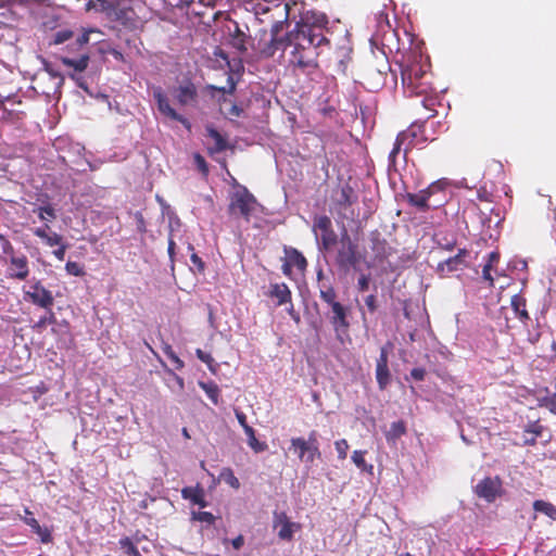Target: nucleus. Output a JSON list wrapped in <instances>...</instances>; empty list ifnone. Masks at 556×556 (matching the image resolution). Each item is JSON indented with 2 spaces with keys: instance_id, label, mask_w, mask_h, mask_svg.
<instances>
[{
  "instance_id": "nucleus-12",
  "label": "nucleus",
  "mask_w": 556,
  "mask_h": 556,
  "mask_svg": "<svg viewBox=\"0 0 556 556\" xmlns=\"http://www.w3.org/2000/svg\"><path fill=\"white\" fill-rule=\"evenodd\" d=\"M153 98L156 102L159 112L165 117L181 123L187 128H190V122L179 114L169 103V99L161 87L153 88Z\"/></svg>"
},
{
  "instance_id": "nucleus-52",
  "label": "nucleus",
  "mask_w": 556,
  "mask_h": 556,
  "mask_svg": "<svg viewBox=\"0 0 556 556\" xmlns=\"http://www.w3.org/2000/svg\"><path fill=\"white\" fill-rule=\"evenodd\" d=\"M370 278L368 275H361L357 281V288L361 292H365L369 288Z\"/></svg>"
},
{
  "instance_id": "nucleus-2",
  "label": "nucleus",
  "mask_w": 556,
  "mask_h": 556,
  "mask_svg": "<svg viewBox=\"0 0 556 556\" xmlns=\"http://www.w3.org/2000/svg\"><path fill=\"white\" fill-rule=\"evenodd\" d=\"M429 68L430 65L422 63L421 56L418 59L415 56L407 59L402 65L401 76L405 92L408 96H422V105L428 110H432L431 106L434 105L435 100L428 96L434 91L430 81L431 74Z\"/></svg>"
},
{
  "instance_id": "nucleus-3",
  "label": "nucleus",
  "mask_w": 556,
  "mask_h": 556,
  "mask_svg": "<svg viewBox=\"0 0 556 556\" xmlns=\"http://www.w3.org/2000/svg\"><path fill=\"white\" fill-rule=\"evenodd\" d=\"M93 30H85L78 35L75 40L66 46L68 52L77 53V56L62 55L60 56L61 63L73 70L70 77L76 80L77 85L87 90L86 83L84 81L80 74L88 67L90 55L88 50V43L90 40V34Z\"/></svg>"
},
{
  "instance_id": "nucleus-41",
  "label": "nucleus",
  "mask_w": 556,
  "mask_h": 556,
  "mask_svg": "<svg viewBox=\"0 0 556 556\" xmlns=\"http://www.w3.org/2000/svg\"><path fill=\"white\" fill-rule=\"evenodd\" d=\"M192 518L207 525H213L216 520V517L210 511H193Z\"/></svg>"
},
{
  "instance_id": "nucleus-61",
  "label": "nucleus",
  "mask_w": 556,
  "mask_h": 556,
  "mask_svg": "<svg viewBox=\"0 0 556 556\" xmlns=\"http://www.w3.org/2000/svg\"><path fill=\"white\" fill-rule=\"evenodd\" d=\"M194 160H195V162L198 164L199 169H201L204 174H206L208 168H207V163L204 160V157L197 153L194 155Z\"/></svg>"
},
{
  "instance_id": "nucleus-27",
  "label": "nucleus",
  "mask_w": 556,
  "mask_h": 556,
  "mask_svg": "<svg viewBox=\"0 0 556 556\" xmlns=\"http://www.w3.org/2000/svg\"><path fill=\"white\" fill-rule=\"evenodd\" d=\"M526 299L521 294H515L511 296L510 305L516 316L522 321L527 323L530 319L529 313L526 308Z\"/></svg>"
},
{
  "instance_id": "nucleus-29",
  "label": "nucleus",
  "mask_w": 556,
  "mask_h": 556,
  "mask_svg": "<svg viewBox=\"0 0 556 556\" xmlns=\"http://www.w3.org/2000/svg\"><path fill=\"white\" fill-rule=\"evenodd\" d=\"M366 453H367L366 451H362V450L354 451L352 454V462L362 471L372 475L374 473V465L366 463V460H365Z\"/></svg>"
},
{
  "instance_id": "nucleus-64",
  "label": "nucleus",
  "mask_w": 556,
  "mask_h": 556,
  "mask_svg": "<svg viewBox=\"0 0 556 556\" xmlns=\"http://www.w3.org/2000/svg\"><path fill=\"white\" fill-rule=\"evenodd\" d=\"M175 247H176L175 241H174V239L170 236L169 239H168L167 252H168V256H169L172 262H174V257H175Z\"/></svg>"
},
{
  "instance_id": "nucleus-6",
  "label": "nucleus",
  "mask_w": 556,
  "mask_h": 556,
  "mask_svg": "<svg viewBox=\"0 0 556 556\" xmlns=\"http://www.w3.org/2000/svg\"><path fill=\"white\" fill-rule=\"evenodd\" d=\"M290 450L294 452L299 460L313 464L317 458H320L319 443L317 440V432L315 430L308 433V438H292L290 441Z\"/></svg>"
},
{
  "instance_id": "nucleus-21",
  "label": "nucleus",
  "mask_w": 556,
  "mask_h": 556,
  "mask_svg": "<svg viewBox=\"0 0 556 556\" xmlns=\"http://www.w3.org/2000/svg\"><path fill=\"white\" fill-rule=\"evenodd\" d=\"M469 252L466 249H459L455 256H452L439 264V269L442 271L452 273L466 266V258Z\"/></svg>"
},
{
  "instance_id": "nucleus-38",
  "label": "nucleus",
  "mask_w": 556,
  "mask_h": 556,
  "mask_svg": "<svg viewBox=\"0 0 556 556\" xmlns=\"http://www.w3.org/2000/svg\"><path fill=\"white\" fill-rule=\"evenodd\" d=\"M121 549L126 554L127 556H141L139 549L134 544V542L128 538L124 536L118 542Z\"/></svg>"
},
{
  "instance_id": "nucleus-45",
  "label": "nucleus",
  "mask_w": 556,
  "mask_h": 556,
  "mask_svg": "<svg viewBox=\"0 0 556 556\" xmlns=\"http://www.w3.org/2000/svg\"><path fill=\"white\" fill-rule=\"evenodd\" d=\"M544 427L540 424L539 420L529 422L525 428V432L531 433L532 435L539 438L542 435Z\"/></svg>"
},
{
  "instance_id": "nucleus-48",
  "label": "nucleus",
  "mask_w": 556,
  "mask_h": 556,
  "mask_svg": "<svg viewBox=\"0 0 556 556\" xmlns=\"http://www.w3.org/2000/svg\"><path fill=\"white\" fill-rule=\"evenodd\" d=\"M377 21H378V26L383 29L384 27L387 28H391V24H390V21H389V15L387 12H384L383 10L379 11L377 13Z\"/></svg>"
},
{
  "instance_id": "nucleus-59",
  "label": "nucleus",
  "mask_w": 556,
  "mask_h": 556,
  "mask_svg": "<svg viewBox=\"0 0 556 556\" xmlns=\"http://www.w3.org/2000/svg\"><path fill=\"white\" fill-rule=\"evenodd\" d=\"M67 250V244L61 243L58 245V249L53 251V255L59 260L63 261L65 258V253Z\"/></svg>"
},
{
  "instance_id": "nucleus-37",
  "label": "nucleus",
  "mask_w": 556,
  "mask_h": 556,
  "mask_svg": "<svg viewBox=\"0 0 556 556\" xmlns=\"http://www.w3.org/2000/svg\"><path fill=\"white\" fill-rule=\"evenodd\" d=\"M219 478L235 490H238L240 488L239 479L235 476L232 469L229 467H225L222 469Z\"/></svg>"
},
{
  "instance_id": "nucleus-18",
  "label": "nucleus",
  "mask_w": 556,
  "mask_h": 556,
  "mask_svg": "<svg viewBox=\"0 0 556 556\" xmlns=\"http://www.w3.org/2000/svg\"><path fill=\"white\" fill-rule=\"evenodd\" d=\"M29 275L28 258L26 255H12L10 257L9 276L17 280H25Z\"/></svg>"
},
{
  "instance_id": "nucleus-53",
  "label": "nucleus",
  "mask_w": 556,
  "mask_h": 556,
  "mask_svg": "<svg viewBox=\"0 0 556 556\" xmlns=\"http://www.w3.org/2000/svg\"><path fill=\"white\" fill-rule=\"evenodd\" d=\"M49 313H50V316L49 317H41L37 324H36V328H43L47 324H52L55 321V316H54V313L51 311V308L49 309Z\"/></svg>"
},
{
  "instance_id": "nucleus-22",
  "label": "nucleus",
  "mask_w": 556,
  "mask_h": 556,
  "mask_svg": "<svg viewBox=\"0 0 556 556\" xmlns=\"http://www.w3.org/2000/svg\"><path fill=\"white\" fill-rule=\"evenodd\" d=\"M181 496L184 500H188L202 508L207 505L204 489L199 483L195 486H185L181 490Z\"/></svg>"
},
{
  "instance_id": "nucleus-62",
  "label": "nucleus",
  "mask_w": 556,
  "mask_h": 556,
  "mask_svg": "<svg viewBox=\"0 0 556 556\" xmlns=\"http://www.w3.org/2000/svg\"><path fill=\"white\" fill-rule=\"evenodd\" d=\"M244 544V538L242 534H239L231 541V545L235 549L239 551Z\"/></svg>"
},
{
  "instance_id": "nucleus-58",
  "label": "nucleus",
  "mask_w": 556,
  "mask_h": 556,
  "mask_svg": "<svg viewBox=\"0 0 556 556\" xmlns=\"http://www.w3.org/2000/svg\"><path fill=\"white\" fill-rule=\"evenodd\" d=\"M242 113H243L242 108H241V106H239V105H238V104H236V103H232V104L230 105V108L228 109V111H227V115H228L229 117H240Z\"/></svg>"
},
{
  "instance_id": "nucleus-47",
  "label": "nucleus",
  "mask_w": 556,
  "mask_h": 556,
  "mask_svg": "<svg viewBox=\"0 0 556 556\" xmlns=\"http://www.w3.org/2000/svg\"><path fill=\"white\" fill-rule=\"evenodd\" d=\"M0 241L2 244V252L5 255H9L10 257H12V255H16L15 251H14V247L12 245L10 240L4 235H0Z\"/></svg>"
},
{
  "instance_id": "nucleus-1",
  "label": "nucleus",
  "mask_w": 556,
  "mask_h": 556,
  "mask_svg": "<svg viewBox=\"0 0 556 556\" xmlns=\"http://www.w3.org/2000/svg\"><path fill=\"white\" fill-rule=\"evenodd\" d=\"M328 16L315 10H307L301 14L294 28L287 33L285 38H277L280 24L271 28V39L264 50L268 55H274L277 50H288L289 63L301 70L309 71L318 66L319 49L324 46L331 47L333 31L328 26Z\"/></svg>"
},
{
  "instance_id": "nucleus-17",
  "label": "nucleus",
  "mask_w": 556,
  "mask_h": 556,
  "mask_svg": "<svg viewBox=\"0 0 556 556\" xmlns=\"http://www.w3.org/2000/svg\"><path fill=\"white\" fill-rule=\"evenodd\" d=\"M274 528L278 530V538L283 541H291L293 533L301 529V525L289 519L286 513L275 514Z\"/></svg>"
},
{
  "instance_id": "nucleus-60",
  "label": "nucleus",
  "mask_w": 556,
  "mask_h": 556,
  "mask_svg": "<svg viewBox=\"0 0 556 556\" xmlns=\"http://www.w3.org/2000/svg\"><path fill=\"white\" fill-rule=\"evenodd\" d=\"M228 83H229L228 90L226 89V87H212V88L222 93H225V92L233 93L236 90V84L231 76L228 77Z\"/></svg>"
},
{
  "instance_id": "nucleus-8",
  "label": "nucleus",
  "mask_w": 556,
  "mask_h": 556,
  "mask_svg": "<svg viewBox=\"0 0 556 556\" xmlns=\"http://www.w3.org/2000/svg\"><path fill=\"white\" fill-rule=\"evenodd\" d=\"M439 192L444 193V190L441 186V182L437 181L431 184L428 188L419 191L418 193H407L406 200L412 206L417 207L421 212H427L431 207L435 208L441 205L440 202L432 205L429 203L430 198Z\"/></svg>"
},
{
  "instance_id": "nucleus-33",
  "label": "nucleus",
  "mask_w": 556,
  "mask_h": 556,
  "mask_svg": "<svg viewBox=\"0 0 556 556\" xmlns=\"http://www.w3.org/2000/svg\"><path fill=\"white\" fill-rule=\"evenodd\" d=\"M199 387L205 392V394L210 397L214 405L218 404L220 390L219 387L214 381H199Z\"/></svg>"
},
{
  "instance_id": "nucleus-30",
  "label": "nucleus",
  "mask_w": 556,
  "mask_h": 556,
  "mask_svg": "<svg viewBox=\"0 0 556 556\" xmlns=\"http://www.w3.org/2000/svg\"><path fill=\"white\" fill-rule=\"evenodd\" d=\"M318 290L319 298L325 304L329 305L338 301V294L332 283H323Z\"/></svg>"
},
{
  "instance_id": "nucleus-43",
  "label": "nucleus",
  "mask_w": 556,
  "mask_h": 556,
  "mask_svg": "<svg viewBox=\"0 0 556 556\" xmlns=\"http://www.w3.org/2000/svg\"><path fill=\"white\" fill-rule=\"evenodd\" d=\"M334 447L338 453V458L343 460L346 458L348 450H349V443L345 439H341L334 442Z\"/></svg>"
},
{
  "instance_id": "nucleus-40",
  "label": "nucleus",
  "mask_w": 556,
  "mask_h": 556,
  "mask_svg": "<svg viewBox=\"0 0 556 556\" xmlns=\"http://www.w3.org/2000/svg\"><path fill=\"white\" fill-rule=\"evenodd\" d=\"M65 270L68 275L81 277L85 275L84 266L78 262L68 261L65 265Z\"/></svg>"
},
{
  "instance_id": "nucleus-20",
  "label": "nucleus",
  "mask_w": 556,
  "mask_h": 556,
  "mask_svg": "<svg viewBox=\"0 0 556 556\" xmlns=\"http://www.w3.org/2000/svg\"><path fill=\"white\" fill-rule=\"evenodd\" d=\"M267 295L271 299H276V305L281 306L292 301V293L289 287L285 283H270Z\"/></svg>"
},
{
  "instance_id": "nucleus-23",
  "label": "nucleus",
  "mask_w": 556,
  "mask_h": 556,
  "mask_svg": "<svg viewBox=\"0 0 556 556\" xmlns=\"http://www.w3.org/2000/svg\"><path fill=\"white\" fill-rule=\"evenodd\" d=\"M25 516L22 518L23 521L29 526L34 533L41 538L42 543H49L51 541V534L47 529H42L38 520L33 516V513L26 507L24 509Z\"/></svg>"
},
{
  "instance_id": "nucleus-56",
  "label": "nucleus",
  "mask_w": 556,
  "mask_h": 556,
  "mask_svg": "<svg viewBox=\"0 0 556 556\" xmlns=\"http://www.w3.org/2000/svg\"><path fill=\"white\" fill-rule=\"evenodd\" d=\"M236 417H237V420L238 422L240 424V426L243 428L244 431H247V429H250L252 428L248 421H247V416L241 410H236Z\"/></svg>"
},
{
  "instance_id": "nucleus-11",
  "label": "nucleus",
  "mask_w": 556,
  "mask_h": 556,
  "mask_svg": "<svg viewBox=\"0 0 556 556\" xmlns=\"http://www.w3.org/2000/svg\"><path fill=\"white\" fill-rule=\"evenodd\" d=\"M336 262L338 266L345 271L352 267H355L358 263L356 245L352 242L348 235L341 239V247L338 250Z\"/></svg>"
},
{
  "instance_id": "nucleus-7",
  "label": "nucleus",
  "mask_w": 556,
  "mask_h": 556,
  "mask_svg": "<svg viewBox=\"0 0 556 556\" xmlns=\"http://www.w3.org/2000/svg\"><path fill=\"white\" fill-rule=\"evenodd\" d=\"M421 126L412 125L408 129L401 131L393 143V148L389 153V166L395 167L397 157L402 154V159L406 162L408 151L414 147V141L418 136Z\"/></svg>"
},
{
  "instance_id": "nucleus-14",
  "label": "nucleus",
  "mask_w": 556,
  "mask_h": 556,
  "mask_svg": "<svg viewBox=\"0 0 556 556\" xmlns=\"http://www.w3.org/2000/svg\"><path fill=\"white\" fill-rule=\"evenodd\" d=\"M25 298L46 309H50L54 303L52 292L46 289L39 280L30 285L29 290L25 292Z\"/></svg>"
},
{
  "instance_id": "nucleus-13",
  "label": "nucleus",
  "mask_w": 556,
  "mask_h": 556,
  "mask_svg": "<svg viewBox=\"0 0 556 556\" xmlns=\"http://www.w3.org/2000/svg\"><path fill=\"white\" fill-rule=\"evenodd\" d=\"M285 258L281 266L282 274L292 278V268H296L300 273H304L307 268L305 256L295 248L285 247Z\"/></svg>"
},
{
  "instance_id": "nucleus-57",
  "label": "nucleus",
  "mask_w": 556,
  "mask_h": 556,
  "mask_svg": "<svg viewBox=\"0 0 556 556\" xmlns=\"http://www.w3.org/2000/svg\"><path fill=\"white\" fill-rule=\"evenodd\" d=\"M167 372L173 377V379L175 380L176 382V386H177V390L179 392H182L185 390V381L184 379L178 376L176 372H174L172 369H168Z\"/></svg>"
},
{
  "instance_id": "nucleus-31",
  "label": "nucleus",
  "mask_w": 556,
  "mask_h": 556,
  "mask_svg": "<svg viewBox=\"0 0 556 556\" xmlns=\"http://www.w3.org/2000/svg\"><path fill=\"white\" fill-rule=\"evenodd\" d=\"M533 509L538 513L546 515L553 520H556V506L551 502L536 500L533 502Z\"/></svg>"
},
{
  "instance_id": "nucleus-10",
  "label": "nucleus",
  "mask_w": 556,
  "mask_h": 556,
  "mask_svg": "<svg viewBox=\"0 0 556 556\" xmlns=\"http://www.w3.org/2000/svg\"><path fill=\"white\" fill-rule=\"evenodd\" d=\"M327 306L329 307L327 316L336 333L339 336L340 333L346 332L350 328V308L339 301H336Z\"/></svg>"
},
{
  "instance_id": "nucleus-9",
  "label": "nucleus",
  "mask_w": 556,
  "mask_h": 556,
  "mask_svg": "<svg viewBox=\"0 0 556 556\" xmlns=\"http://www.w3.org/2000/svg\"><path fill=\"white\" fill-rule=\"evenodd\" d=\"M475 493L488 503H493L504 494L503 481L498 476L485 477L475 486Z\"/></svg>"
},
{
  "instance_id": "nucleus-44",
  "label": "nucleus",
  "mask_w": 556,
  "mask_h": 556,
  "mask_svg": "<svg viewBox=\"0 0 556 556\" xmlns=\"http://www.w3.org/2000/svg\"><path fill=\"white\" fill-rule=\"evenodd\" d=\"M389 348H392V344L389 342L387 346H382L380 349L379 357L377 358L376 367H386L389 362Z\"/></svg>"
},
{
  "instance_id": "nucleus-51",
  "label": "nucleus",
  "mask_w": 556,
  "mask_h": 556,
  "mask_svg": "<svg viewBox=\"0 0 556 556\" xmlns=\"http://www.w3.org/2000/svg\"><path fill=\"white\" fill-rule=\"evenodd\" d=\"M195 355L201 362L205 363L208 367H211V365L214 363V358L212 357V355L202 351L201 349L195 350Z\"/></svg>"
},
{
  "instance_id": "nucleus-36",
  "label": "nucleus",
  "mask_w": 556,
  "mask_h": 556,
  "mask_svg": "<svg viewBox=\"0 0 556 556\" xmlns=\"http://www.w3.org/2000/svg\"><path fill=\"white\" fill-rule=\"evenodd\" d=\"M376 380L380 390H384L391 381L389 366L376 367Z\"/></svg>"
},
{
  "instance_id": "nucleus-35",
  "label": "nucleus",
  "mask_w": 556,
  "mask_h": 556,
  "mask_svg": "<svg viewBox=\"0 0 556 556\" xmlns=\"http://www.w3.org/2000/svg\"><path fill=\"white\" fill-rule=\"evenodd\" d=\"M40 220L45 222V225L51 223L56 218L55 210L51 204L39 206L36 211Z\"/></svg>"
},
{
  "instance_id": "nucleus-26",
  "label": "nucleus",
  "mask_w": 556,
  "mask_h": 556,
  "mask_svg": "<svg viewBox=\"0 0 556 556\" xmlns=\"http://www.w3.org/2000/svg\"><path fill=\"white\" fill-rule=\"evenodd\" d=\"M117 15L118 16H148L149 9L142 1L134 0L127 7L122 9Z\"/></svg>"
},
{
  "instance_id": "nucleus-42",
  "label": "nucleus",
  "mask_w": 556,
  "mask_h": 556,
  "mask_svg": "<svg viewBox=\"0 0 556 556\" xmlns=\"http://www.w3.org/2000/svg\"><path fill=\"white\" fill-rule=\"evenodd\" d=\"M74 37V33L70 29H61L55 33L53 42L55 45L64 43Z\"/></svg>"
},
{
  "instance_id": "nucleus-25",
  "label": "nucleus",
  "mask_w": 556,
  "mask_h": 556,
  "mask_svg": "<svg viewBox=\"0 0 556 556\" xmlns=\"http://www.w3.org/2000/svg\"><path fill=\"white\" fill-rule=\"evenodd\" d=\"M207 136L214 140V147L208 148L211 154L220 153L228 148L227 139L213 126L206 127Z\"/></svg>"
},
{
  "instance_id": "nucleus-39",
  "label": "nucleus",
  "mask_w": 556,
  "mask_h": 556,
  "mask_svg": "<svg viewBox=\"0 0 556 556\" xmlns=\"http://www.w3.org/2000/svg\"><path fill=\"white\" fill-rule=\"evenodd\" d=\"M163 353L173 362L175 368L180 370L184 368L185 363L179 358V356L175 353L170 344H164L162 346Z\"/></svg>"
},
{
  "instance_id": "nucleus-4",
  "label": "nucleus",
  "mask_w": 556,
  "mask_h": 556,
  "mask_svg": "<svg viewBox=\"0 0 556 556\" xmlns=\"http://www.w3.org/2000/svg\"><path fill=\"white\" fill-rule=\"evenodd\" d=\"M228 214L232 219H243L250 223L251 218L263 212V205L244 186H239L230 195Z\"/></svg>"
},
{
  "instance_id": "nucleus-5",
  "label": "nucleus",
  "mask_w": 556,
  "mask_h": 556,
  "mask_svg": "<svg viewBox=\"0 0 556 556\" xmlns=\"http://www.w3.org/2000/svg\"><path fill=\"white\" fill-rule=\"evenodd\" d=\"M331 212L336 213L342 219H350L355 216L353 206L358 201V195L354 188L344 182L338 185L331 192Z\"/></svg>"
},
{
  "instance_id": "nucleus-54",
  "label": "nucleus",
  "mask_w": 556,
  "mask_h": 556,
  "mask_svg": "<svg viewBox=\"0 0 556 556\" xmlns=\"http://www.w3.org/2000/svg\"><path fill=\"white\" fill-rule=\"evenodd\" d=\"M426 376V370L420 367L413 368L410 370V377L416 381H422Z\"/></svg>"
},
{
  "instance_id": "nucleus-55",
  "label": "nucleus",
  "mask_w": 556,
  "mask_h": 556,
  "mask_svg": "<svg viewBox=\"0 0 556 556\" xmlns=\"http://www.w3.org/2000/svg\"><path fill=\"white\" fill-rule=\"evenodd\" d=\"M365 304L371 313L376 312L378 307L376 295L369 294L368 296H366Z\"/></svg>"
},
{
  "instance_id": "nucleus-24",
  "label": "nucleus",
  "mask_w": 556,
  "mask_h": 556,
  "mask_svg": "<svg viewBox=\"0 0 556 556\" xmlns=\"http://www.w3.org/2000/svg\"><path fill=\"white\" fill-rule=\"evenodd\" d=\"M49 225L46 224L43 227H37L33 230V233L40 238L48 247H58L63 243V237L58 232H48Z\"/></svg>"
},
{
  "instance_id": "nucleus-15",
  "label": "nucleus",
  "mask_w": 556,
  "mask_h": 556,
  "mask_svg": "<svg viewBox=\"0 0 556 556\" xmlns=\"http://www.w3.org/2000/svg\"><path fill=\"white\" fill-rule=\"evenodd\" d=\"M176 102L181 106H194L198 102V89L197 86L190 80H184L172 92Z\"/></svg>"
},
{
  "instance_id": "nucleus-63",
  "label": "nucleus",
  "mask_w": 556,
  "mask_h": 556,
  "mask_svg": "<svg viewBox=\"0 0 556 556\" xmlns=\"http://www.w3.org/2000/svg\"><path fill=\"white\" fill-rule=\"evenodd\" d=\"M317 287L320 288L323 283H332L328 278L325 277L323 269H319L316 274Z\"/></svg>"
},
{
  "instance_id": "nucleus-32",
  "label": "nucleus",
  "mask_w": 556,
  "mask_h": 556,
  "mask_svg": "<svg viewBox=\"0 0 556 556\" xmlns=\"http://www.w3.org/2000/svg\"><path fill=\"white\" fill-rule=\"evenodd\" d=\"M544 393L545 395L538 397V405L556 415V393H551L547 388L544 389Z\"/></svg>"
},
{
  "instance_id": "nucleus-28",
  "label": "nucleus",
  "mask_w": 556,
  "mask_h": 556,
  "mask_svg": "<svg viewBox=\"0 0 556 556\" xmlns=\"http://www.w3.org/2000/svg\"><path fill=\"white\" fill-rule=\"evenodd\" d=\"M406 433V425L403 420L394 421L391 424L389 431L386 433L388 442L395 443L401 437Z\"/></svg>"
},
{
  "instance_id": "nucleus-19",
  "label": "nucleus",
  "mask_w": 556,
  "mask_h": 556,
  "mask_svg": "<svg viewBox=\"0 0 556 556\" xmlns=\"http://www.w3.org/2000/svg\"><path fill=\"white\" fill-rule=\"evenodd\" d=\"M370 242L371 251L378 262H383L391 255L392 248L384 238H381L379 232L371 233Z\"/></svg>"
},
{
  "instance_id": "nucleus-46",
  "label": "nucleus",
  "mask_w": 556,
  "mask_h": 556,
  "mask_svg": "<svg viewBox=\"0 0 556 556\" xmlns=\"http://www.w3.org/2000/svg\"><path fill=\"white\" fill-rule=\"evenodd\" d=\"M477 198L481 201V202H488V203H492L494 202V195L492 192H490L485 186H482L478 189L477 191Z\"/></svg>"
},
{
  "instance_id": "nucleus-34",
  "label": "nucleus",
  "mask_w": 556,
  "mask_h": 556,
  "mask_svg": "<svg viewBox=\"0 0 556 556\" xmlns=\"http://www.w3.org/2000/svg\"><path fill=\"white\" fill-rule=\"evenodd\" d=\"M248 437V444L249 446L255 452L261 453L267 450L268 445L265 442H261L255 437V431L253 428L247 429L244 431Z\"/></svg>"
},
{
  "instance_id": "nucleus-16",
  "label": "nucleus",
  "mask_w": 556,
  "mask_h": 556,
  "mask_svg": "<svg viewBox=\"0 0 556 556\" xmlns=\"http://www.w3.org/2000/svg\"><path fill=\"white\" fill-rule=\"evenodd\" d=\"M314 229L320 231L321 244L325 250L331 249L337 243V233L332 228L330 217H328L327 215H320L315 217Z\"/></svg>"
},
{
  "instance_id": "nucleus-49",
  "label": "nucleus",
  "mask_w": 556,
  "mask_h": 556,
  "mask_svg": "<svg viewBox=\"0 0 556 556\" xmlns=\"http://www.w3.org/2000/svg\"><path fill=\"white\" fill-rule=\"evenodd\" d=\"M167 5L176 9H182L190 7L194 0H163Z\"/></svg>"
},
{
  "instance_id": "nucleus-50",
  "label": "nucleus",
  "mask_w": 556,
  "mask_h": 556,
  "mask_svg": "<svg viewBox=\"0 0 556 556\" xmlns=\"http://www.w3.org/2000/svg\"><path fill=\"white\" fill-rule=\"evenodd\" d=\"M188 249H189L190 251H193V245H192V244H189V245H188ZM190 258H191L192 264H193L194 266H197V268H198V270H199V271H203V270H204V267H205V266H204V262L201 260V257H200L197 253L192 252V254H191V257H190Z\"/></svg>"
}]
</instances>
